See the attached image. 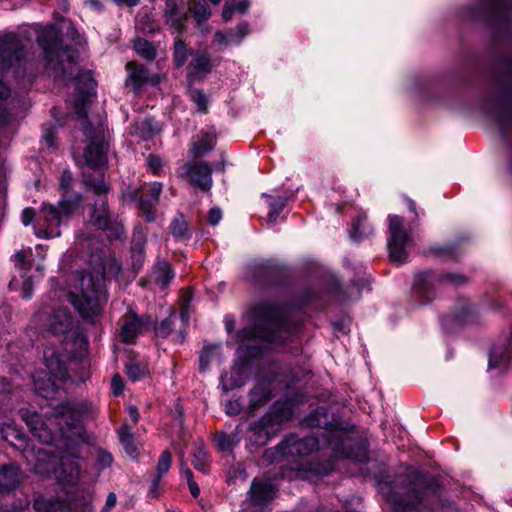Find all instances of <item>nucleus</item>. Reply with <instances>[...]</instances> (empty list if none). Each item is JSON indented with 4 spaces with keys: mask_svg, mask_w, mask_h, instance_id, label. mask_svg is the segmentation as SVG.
I'll use <instances>...</instances> for the list:
<instances>
[{
    "mask_svg": "<svg viewBox=\"0 0 512 512\" xmlns=\"http://www.w3.org/2000/svg\"><path fill=\"white\" fill-rule=\"evenodd\" d=\"M36 41L43 52L45 69L55 78L63 80L74 79L86 81L89 96L95 82L89 72L76 74L77 51L69 45H63L60 31L55 25H47L36 29Z\"/></svg>",
    "mask_w": 512,
    "mask_h": 512,
    "instance_id": "obj_1",
    "label": "nucleus"
},
{
    "mask_svg": "<svg viewBox=\"0 0 512 512\" xmlns=\"http://www.w3.org/2000/svg\"><path fill=\"white\" fill-rule=\"evenodd\" d=\"M378 488L395 510L414 509L438 493L435 479L410 468L392 481H378Z\"/></svg>",
    "mask_w": 512,
    "mask_h": 512,
    "instance_id": "obj_2",
    "label": "nucleus"
},
{
    "mask_svg": "<svg viewBox=\"0 0 512 512\" xmlns=\"http://www.w3.org/2000/svg\"><path fill=\"white\" fill-rule=\"evenodd\" d=\"M501 75L497 76L484 92L481 107L499 127L507 141L512 136V57L501 60Z\"/></svg>",
    "mask_w": 512,
    "mask_h": 512,
    "instance_id": "obj_3",
    "label": "nucleus"
},
{
    "mask_svg": "<svg viewBox=\"0 0 512 512\" xmlns=\"http://www.w3.org/2000/svg\"><path fill=\"white\" fill-rule=\"evenodd\" d=\"M74 179L69 170H64L59 181L61 198L57 206L43 203L37 218L35 234L41 238H55L61 235L59 227L80 207L83 196L73 191Z\"/></svg>",
    "mask_w": 512,
    "mask_h": 512,
    "instance_id": "obj_4",
    "label": "nucleus"
},
{
    "mask_svg": "<svg viewBox=\"0 0 512 512\" xmlns=\"http://www.w3.org/2000/svg\"><path fill=\"white\" fill-rule=\"evenodd\" d=\"M254 325L245 327L237 332L238 341L261 340L266 343H276L284 339L286 321L278 304L261 301L251 309Z\"/></svg>",
    "mask_w": 512,
    "mask_h": 512,
    "instance_id": "obj_5",
    "label": "nucleus"
},
{
    "mask_svg": "<svg viewBox=\"0 0 512 512\" xmlns=\"http://www.w3.org/2000/svg\"><path fill=\"white\" fill-rule=\"evenodd\" d=\"M31 40L25 32H7L0 35V72L24 68ZM11 94L10 88L0 79V99L5 100Z\"/></svg>",
    "mask_w": 512,
    "mask_h": 512,
    "instance_id": "obj_6",
    "label": "nucleus"
},
{
    "mask_svg": "<svg viewBox=\"0 0 512 512\" xmlns=\"http://www.w3.org/2000/svg\"><path fill=\"white\" fill-rule=\"evenodd\" d=\"M92 411L85 402L61 403L53 408L52 417L63 438L76 443L84 436L82 418Z\"/></svg>",
    "mask_w": 512,
    "mask_h": 512,
    "instance_id": "obj_7",
    "label": "nucleus"
},
{
    "mask_svg": "<svg viewBox=\"0 0 512 512\" xmlns=\"http://www.w3.org/2000/svg\"><path fill=\"white\" fill-rule=\"evenodd\" d=\"M305 423L308 427L323 429L318 437H321L327 447L331 449L333 456L350 457V450L346 446L347 432L337 423L329 420L325 408H317L306 418Z\"/></svg>",
    "mask_w": 512,
    "mask_h": 512,
    "instance_id": "obj_8",
    "label": "nucleus"
},
{
    "mask_svg": "<svg viewBox=\"0 0 512 512\" xmlns=\"http://www.w3.org/2000/svg\"><path fill=\"white\" fill-rule=\"evenodd\" d=\"M103 280L92 275L81 278V293H69L72 305L84 319L93 318L101 313Z\"/></svg>",
    "mask_w": 512,
    "mask_h": 512,
    "instance_id": "obj_9",
    "label": "nucleus"
},
{
    "mask_svg": "<svg viewBox=\"0 0 512 512\" xmlns=\"http://www.w3.org/2000/svg\"><path fill=\"white\" fill-rule=\"evenodd\" d=\"M289 276L287 265L277 259H263L249 263L245 278L257 286L269 287L284 283Z\"/></svg>",
    "mask_w": 512,
    "mask_h": 512,
    "instance_id": "obj_10",
    "label": "nucleus"
},
{
    "mask_svg": "<svg viewBox=\"0 0 512 512\" xmlns=\"http://www.w3.org/2000/svg\"><path fill=\"white\" fill-rule=\"evenodd\" d=\"M162 188L160 182H154L148 186H128L123 190L122 198L125 201L136 203L141 216L146 222L151 223L156 220L155 207L159 202Z\"/></svg>",
    "mask_w": 512,
    "mask_h": 512,
    "instance_id": "obj_11",
    "label": "nucleus"
},
{
    "mask_svg": "<svg viewBox=\"0 0 512 512\" xmlns=\"http://www.w3.org/2000/svg\"><path fill=\"white\" fill-rule=\"evenodd\" d=\"M89 222L97 229L107 232L109 239L125 238V228L118 216L109 210L106 196L98 197L92 206Z\"/></svg>",
    "mask_w": 512,
    "mask_h": 512,
    "instance_id": "obj_12",
    "label": "nucleus"
},
{
    "mask_svg": "<svg viewBox=\"0 0 512 512\" xmlns=\"http://www.w3.org/2000/svg\"><path fill=\"white\" fill-rule=\"evenodd\" d=\"M328 448L327 444L319 437L309 436L299 438L296 435H291L282 441L275 450L272 452H266V456L271 458L273 461H280L285 456H306L318 449Z\"/></svg>",
    "mask_w": 512,
    "mask_h": 512,
    "instance_id": "obj_13",
    "label": "nucleus"
},
{
    "mask_svg": "<svg viewBox=\"0 0 512 512\" xmlns=\"http://www.w3.org/2000/svg\"><path fill=\"white\" fill-rule=\"evenodd\" d=\"M388 251L392 262L402 264L407 259L406 247L410 237L404 228V219L397 215L389 216Z\"/></svg>",
    "mask_w": 512,
    "mask_h": 512,
    "instance_id": "obj_14",
    "label": "nucleus"
},
{
    "mask_svg": "<svg viewBox=\"0 0 512 512\" xmlns=\"http://www.w3.org/2000/svg\"><path fill=\"white\" fill-rule=\"evenodd\" d=\"M481 9L491 24L504 33L512 29V0H481Z\"/></svg>",
    "mask_w": 512,
    "mask_h": 512,
    "instance_id": "obj_15",
    "label": "nucleus"
},
{
    "mask_svg": "<svg viewBox=\"0 0 512 512\" xmlns=\"http://www.w3.org/2000/svg\"><path fill=\"white\" fill-rule=\"evenodd\" d=\"M180 176L189 184L204 193H210L213 186L212 166L207 162H187L183 165Z\"/></svg>",
    "mask_w": 512,
    "mask_h": 512,
    "instance_id": "obj_16",
    "label": "nucleus"
},
{
    "mask_svg": "<svg viewBox=\"0 0 512 512\" xmlns=\"http://www.w3.org/2000/svg\"><path fill=\"white\" fill-rule=\"evenodd\" d=\"M84 134L91 140L84 152L86 165L93 170L105 166L108 143L105 141L103 132H97L95 136H92L90 128L86 125L84 126Z\"/></svg>",
    "mask_w": 512,
    "mask_h": 512,
    "instance_id": "obj_17",
    "label": "nucleus"
},
{
    "mask_svg": "<svg viewBox=\"0 0 512 512\" xmlns=\"http://www.w3.org/2000/svg\"><path fill=\"white\" fill-rule=\"evenodd\" d=\"M289 415L290 413H287L285 416H280L277 414L276 408H274L273 412L264 415L250 426V441L257 446L265 445L270 439L274 424L288 419Z\"/></svg>",
    "mask_w": 512,
    "mask_h": 512,
    "instance_id": "obj_18",
    "label": "nucleus"
},
{
    "mask_svg": "<svg viewBox=\"0 0 512 512\" xmlns=\"http://www.w3.org/2000/svg\"><path fill=\"white\" fill-rule=\"evenodd\" d=\"M163 18L170 29L176 33H182L188 20L184 0H165Z\"/></svg>",
    "mask_w": 512,
    "mask_h": 512,
    "instance_id": "obj_19",
    "label": "nucleus"
},
{
    "mask_svg": "<svg viewBox=\"0 0 512 512\" xmlns=\"http://www.w3.org/2000/svg\"><path fill=\"white\" fill-rule=\"evenodd\" d=\"M20 415L23 421L27 424L29 430L33 434L35 438L39 440V442L43 444H53L56 440V435L52 432V430L47 426V424L42 420L41 416L28 409H21Z\"/></svg>",
    "mask_w": 512,
    "mask_h": 512,
    "instance_id": "obj_20",
    "label": "nucleus"
},
{
    "mask_svg": "<svg viewBox=\"0 0 512 512\" xmlns=\"http://www.w3.org/2000/svg\"><path fill=\"white\" fill-rule=\"evenodd\" d=\"M127 78L126 85H131L134 92H138L146 84L156 86L161 81L159 74L150 75L144 65L136 62L126 64Z\"/></svg>",
    "mask_w": 512,
    "mask_h": 512,
    "instance_id": "obj_21",
    "label": "nucleus"
},
{
    "mask_svg": "<svg viewBox=\"0 0 512 512\" xmlns=\"http://www.w3.org/2000/svg\"><path fill=\"white\" fill-rule=\"evenodd\" d=\"M436 283H439V277L432 270H426L416 275L413 289L415 294L422 299L423 303L432 300Z\"/></svg>",
    "mask_w": 512,
    "mask_h": 512,
    "instance_id": "obj_22",
    "label": "nucleus"
},
{
    "mask_svg": "<svg viewBox=\"0 0 512 512\" xmlns=\"http://www.w3.org/2000/svg\"><path fill=\"white\" fill-rule=\"evenodd\" d=\"M249 33V23L242 21L235 28H229L226 31H216L214 33V42L223 48L231 44L240 45Z\"/></svg>",
    "mask_w": 512,
    "mask_h": 512,
    "instance_id": "obj_23",
    "label": "nucleus"
},
{
    "mask_svg": "<svg viewBox=\"0 0 512 512\" xmlns=\"http://www.w3.org/2000/svg\"><path fill=\"white\" fill-rule=\"evenodd\" d=\"M47 325L52 334L60 336L72 330L74 320L67 308H59L50 315Z\"/></svg>",
    "mask_w": 512,
    "mask_h": 512,
    "instance_id": "obj_24",
    "label": "nucleus"
},
{
    "mask_svg": "<svg viewBox=\"0 0 512 512\" xmlns=\"http://www.w3.org/2000/svg\"><path fill=\"white\" fill-rule=\"evenodd\" d=\"M248 410L253 413L271 399V387L268 382H259L249 392Z\"/></svg>",
    "mask_w": 512,
    "mask_h": 512,
    "instance_id": "obj_25",
    "label": "nucleus"
},
{
    "mask_svg": "<svg viewBox=\"0 0 512 512\" xmlns=\"http://www.w3.org/2000/svg\"><path fill=\"white\" fill-rule=\"evenodd\" d=\"M20 482V469L15 464L0 467V491L8 493L14 490Z\"/></svg>",
    "mask_w": 512,
    "mask_h": 512,
    "instance_id": "obj_26",
    "label": "nucleus"
},
{
    "mask_svg": "<svg viewBox=\"0 0 512 512\" xmlns=\"http://www.w3.org/2000/svg\"><path fill=\"white\" fill-rule=\"evenodd\" d=\"M174 276L171 264L167 261H158L151 272L152 281L162 290L168 287Z\"/></svg>",
    "mask_w": 512,
    "mask_h": 512,
    "instance_id": "obj_27",
    "label": "nucleus"
},
{
    "mask_svg": "<svg viewBox=\"0 0 512 512\" xmlns=\"http://www.w3.org/2000/svg\"><path fill=\"white\" fill-rule=\"evenodd\" d=\"M216 135L212 131L202 132L200 138L196 140L190 150L191 157L196 160L214 149Z\"/></svg>",
    "mask_w": 512,
    "mask_h": 512,
    "instance_id": "obj_28",
    "label": "nucleus"
},
{
    "mask_svg": "<svg viewBox=\"0 0 512 512\" xmlns=\"http://www.w3.org/2000/svg\"><path fill=\"white\" fill-rule=\"evenodd\" d=\"M274 491L269 483L253 480L250 489V498L255 505H264L272 500Z\"/></svg>",
    "mask_w": 512,
    "mask_h": 512,
    "instance_id": "obj_29",
    "label": "nucleus"
},
{
    "mask_svg": "<svg viewBox=\"0 0 512 512\" xmlns=\"http://www.w3.org/2000/svg\"><path fill=\"white\" fill-rule=\"evenodd\" d=\"M83 183L87 188L97 194L98 197L105 196L109 191V187L104 181V174L101 171H96L95 173L84 171Z\"/></svg>",
    "mask_w": 512,
    "mask_h": 512,
    "instance_id": "obj_30",
    "label": "nucleus"
},
{
    "mask_svg": "<svg viewBox=\"0 0 512 512\" xmlns=\"http://www.w3.org/2000/svg\"><path fill=\"white\" fill-rule=\"evenodd\" d=\"M461 251L457 243H448L444 245L430 246L426 251V255H432L438 259L447 261L454 260L460 255Z\"/></svg>",
    "mask_w": 512,
    "mask_h": 512,
    "instance_id": "obj_31",
    "label": "nucleus"
},
{
    "mask_svg": "<svg viewBox=\"0 0 512 512\" xmlns=\"http://www.w3.org/2000/svg\"><path fill=\"white\" fill-rule=\"evenodd\" d=\"M146 322L133 314L125 321L122 327L121 336L125 343H132L138 336Z\"/></svg>",
    "mask_w": 512,
    "mask_h": 512,
    "instance_id": "obj_32",
    "label": "nucleus"
},
{
    "mask_svg": "<svg viewBox=\"0 0 512 512\" xmlns=\"http://www.w3.org/2000/svg\"><path fill=\"white\" fill-rule=\"evenodd\" d=\"M119 441L124 449V451L130 457H137L138 453V445L136 443V439L132 433V428L128 424H123L119 430L117 431Z\"/></svg>",
    "mask_w": 512,
    "mask_h": 512,
    "instance_id": "obj_33",
    "label": "nucleus"
},
{
    "mask_svg": "<svg viewBox=\"0 0 512 512\" xmlns=\"http://www.w3.org/2000/svg\"><path fill=\"white\" fill-rule=\"evenodd\" d=\"M172 463V456L168 450H164L158 460L156 467V474L152 480L151 491L154 492L158 489L162 477L168 473Z\"/></svg>",
    "mask_w": 512,
    "mask_h": 512,
    "instance_id": "obj_34",
    "label": "nucleus"
},
{
    "mask_svg": "<svg viewBox=\"0 0 512 512\" xmlns=\"http://www.w3.org/2000/svg\"><path fill=\"white\" fill-rule=\"evenodd\" d=\"M170 232L177 241H183L190 237L189 225L182 213H177L171 221Z\"/></svg>",
    "mask_w": 512,
    "mask_h": 512,
    "instance_id": "obj_35",
    "label": "nucleus"
},
{
    "mask_svg": "<svg viewBox=\"0 0 512 512\" xmlns=\"http://www.w3.org/2000/svg\"><path fill=\"white\" fill-rule=\"evenodd\" d=\"M34 386L36 393L46 399L53 398L57 391L55 383L41 374L34 377Z\"/></svg>",
    "mask_w": 512,
    "mask_h": 512,
    "instance_id": "obj_36",
    "label": "nucleus"
},
{
    "mask_svg": "<svg viewBox=\"0 0 512 512\" xmlns=\"http://www.w3.org/2000/svg\"><path fill=\"white\" fill-rule=\"evenodd\" d=\"M158 131L157 123L152 118H145L136 122L133 134L142 140L152 138Z\"/></svg>",
    "mask_w": 512,
    "mask_h": 512,
    "instance_id": "obj_37",
    "label": "nucleus"
},
{
    "mask_svg": "<svg viewBox=\"0 0 512 512\" xmlns=\"http://www.w3.org/2000/svg\"><path fill=\"white\" fill-rule=\"evenodd\" d=\"M45 363L51 376L58 379H63L67 376L66 365L56 353H52L50 356L45 357Z\"/></svg>",
    "mask_w": 512,
    "mask_h": 512,
    "instance_id": "obj_38",
    "label": "nucleus"
},
{
    "mask_svg": "<svg viewBox=\"0 0 512 512\" xmlns=\"http://www.w3.org/2000/svg\"><path fill=\"white\" fill-rule=\"evenodd\" d=\"M189 68L194 74H207L212 69L211 58L208 53L201 52L196 54L189 64Z\"/></svg>",
    "mask_w": 512,
    "mask_h": 512,
    "instance_id": "obj_39",
    "label": "nucleus"
},
{
    "mask_svg": "<svg viewBox=\"0 0 512 512\" xmlns=\"http://www.w3.org/2000/svg\"><path fill=\"white\" fill-rule=\"evenodd\" d=\"M34 509L37 512H70L68 507L62 501H52L44 498H38L35 500Z\"/></svg>",
    "mask_w": 512,
    "mask_h": 512,
    "instance_id": "obj_40",
    "label": "nucleus"
},
{
    "mask_svg": "<svg viewBox=\"0 0 512 512\" xmlns=\"http://www.w3.org/2000/svg\"><path fill=\"white\" fill-rule=\"evenodd\" d=\"M189 10L197 23L205 22L211 16V10L205 0H193L189 5Z\"/></svg>",
    "mask_w": 512,
    "mask_h": 512,
    "instance_id": "obj_41",
    "label": "nucleus"
},
{
    "mask_svg": "<svg viewBox=\"0 0 512 512\" xmlns=\"http://www.w3.org/2000/svg\"><path fill=\"white\" fill-rule=\"evenodd\" d=\"M192 457V464L196 470L205 474L209 472L208 454L203 446H196L193 450Z\"/></svg>",
    "mask_w": 512,
    "mask_h": 512,
    "instance_id": "obj_42",
    "label": "nucleus"
},
{
    "mask_svg": "<svg viewBox=\"0 0 512 512\" xmlns=\"http://www.w3.org/2000/svg\"><path fill=\"white\" fill-rule=\"evenodd\" d=\"M215 443L219 450L230 451L238 445L239 439L237 434H226L224 432H218L215 435Z\"/></svg>",
    "mask_w": 512,
    "mask_h": 512,
    "instance_id": "obj_43",
    "label": "nucleus"
},
{
    "mask_svg": "<svg viewBox=\"0 0 512 512\" xmlns=\"http://www.w3.org/2000/svg\"><path fill=\"white\" fill-rule=\"evenodd\" d=\"M372 228L367 224L366 217H359L357 222L354 224L353 229L350 232V237L354 241H360L363 238L372 234Z\"/></svg>",
    "mask_w": 512,
    "mask_h": 512,
    "instance_id": "obj_44",
    "label": "nucleus"
},
{
    "mask_svg": "<svg viewBox=\"0 0 512 512\" xmlns=\"http://www.w3.org/2000/svg\"><path fill=\"white\" fill-rule=\"evenodd\" d=\"M511 355L493 348L489 355V369L505 368L510 361Z\"/></svg>",
    "mask_w": 512,
    "mask_h": 512,
    "instance_id": "obj_45",
    "label": "nucleus"
},
{
    "mask_svg": "<svg viewBox=\"0 0 512 512\" xmlns=\"http://www.w3.org/2000/svg\"><path fill=\"white\" fill-rule=\"evenodd\" d=\"M134 49L141 57L145 58L146 60H153L156 56V51L153 45L143 38H138L135 40Z\"/></svg>",
    "mask_w": 512,
    "mask_h": 512,
    "instance_id": "obj_46",
    "label": "nucleus"
},
{
    "mask_svg": "<svg viewBox=\"0 0 512 512\" xmlns=\"http://www.w3.org/2000/svg\"><path fill=\"white\" fill-rule=\"evenodd\" d=\"M268 198L271 200V202L269 203L270 211L267 215V221H268V223L273 224L277 221L278 216L284 209V207L286 205V199L281 198V197H278V198L268 197Z\"/></svg>",
    "mask_w": 512,
    "mask_h": 512,
    "instance_id": "obj_47",
    "label": "nucleus"
},
{
    "mask_svg": "<svg viewBox=\"0 0 512 512\" xmlns=\"http://www.w3.org/2000/svg\"><path fill=\"white\" fill-rule=\"evenodd\" d=\"M189 50L184 41L178 39L174 44L173 60L176 67H181L185 64L189 55Z\"/></svg>",
    "mask_w": 512,
    "mask_h": 512,
    "instance_id": "obj_48",
    "label": "nucleus"
},
{
    "mask_svg": "<svg viewBox=\"0 0 512 512\" xmlns=\"http://www.w3.org/2000/svg\"><path fill=\"white\" fill-rule=\"evenodd\" d=\"M439 283L459 287L467 283L468 278L463 274L443 273L438 275Z\"/></svg>",
    "mask_w": 512,
    "mask_h": 512,
    "instance_id": "obj_49",
    "label": "nucleus"
},
{
    "mask_svg": "<svg viewBox=\"0 0 512 512\" xmlns=\"http://www.w3.org/2000/svg\"><path fill=\"white\" fill-rule=\"evenodd\" d=\"M146 236L142 228H136L132 235L131 253H145Z\"/></svg>",
    "mask_w": 512,
    "mask_h": 512,
    "instance_id": "obj_50",
    "label": "nucleus"
},
{
    "mask_svg": "<svg viewBox=\"0 0 512 512\" xmlns=\"http://www.w3.org/2000/svg\"><path fill=\"white\" fill-rule=\"evenodd\" d=\"M473 309L469 304H465L461 311L456 313L453 318L450 317H444L442 319V326L447 328L450 321L455 320L456 322L462 323L468 321V317L472 315Z\"/></svg>",
    "mask_w": 512,
    "mask_h": 512,
    "instance_id": "obj_51",
    "label": "nucleus"
},
{
    "mask_svg": "<svg viewBox=\"0 0 512 512\" xmlns=\"http://www.w3.org/2000/svg\"><path fill=\"white\" fill-rule=\"evenodd\" d=\"M125 369L127 376L133 382L140 380L145 374V368L133 360L126 363Z\"/></svg>",
    "mask_w": 512,
    "mask_h": 512,
    "instance_id": "obj_52",
    "label": "nucleus"
},
{
    "mask_svg": "<svg viewBox=\"0 0 512 512\" xmlns=\"http://www.w3.org/2000/svg\"><path fill=\"white\" fill-rule=\"evenodd\" d=\"M189 96H190V99L197 106L199 111H201L203 113L207 112L208 100L202 90L193 89L190 91Z\"/></svg>",
    "mask_w": 512,
    "mask_h": 512,
    "instance_id": "obj_53",
    "label": "nucleus"
},
{
    "mask_svg": "<svg viewBox=\"0 0 512 512\" xmlns=\"http://www.w3.org/2000/svg\"><path fill=\"white\" fill-rule=\"evenodd\" d=\"M173 314L174 313H172L170 317L165 318L158 326L155 327V333L157 336L166 338L171 334L174 325L172 318Z\"/></svg>",
    "mask_w": 512,
    "mask_h": 512,
    "instance_id": "obj_54",
    "label": "nucleus"
},
{
    "mask_svg": "<svg viewBox=\"0 0 512 512\" xmlns=\"http://www.w3.org/2000/svg\"><path fill=\"white\" fill-rule=\"evenodd\" d=\"M212 355L211 347H204L199 357V370L205 372L209 368L210 360Z\"/></svg>",
    "mask_w": 512,
    "mask_h": 512,
    "instance_id": "obj_55",
    "label": "nucleus"
},
{
    "mask_svg": "<svg viewBox=\"0 0 512 512\" xmlns=\"http://www.w3.org/2000/svg\"><path fill=\"white\" fill-rule=\"evenodd\" d=\"M62 465H63V467H66L67 465L70 467L69 482H73L79 477L81 468L75 460L63 458Z\"/></svg>",
    "mask_w": 512,
    "mask_h": 512,
    "instance_id": "obj_56",
    "label": "nucleus"
},
{
    "mask_svg": "<svg viewBox=\"0 0 512 512\" xmlns=\"http://www.w3.org/2000/svg\"><path fill=\"white\" fill-rule=\"evenodd\" d=\"M97 465L100 469H105L109 466H111L113 462L112 454L105 451V450H99L97 452Z\"/></svg>",
    "mask_w": 512,
    "mask_h": 512,
    "instance_id": "obj_57",
    "label": "nucleus"
},
{
    "mask_svg": "<svg viewBox=\"0 0 512 512\" xmlns=\"http://www.w3.org/2000/svg\"><path fill=\"white\" fill-rule=\"evenodd\" d=\"M242 410V405L239 400H229L225 405V411L230 416L238 415Z\"/></svg>",
    "mask_w": 512,
    "mask_h": 512,
    "instance_id": "obj_58",
    "label": "nucleus"
},
{
    "mask_svg": "<svg viewBox=\"0 0 512 512\" xmlns=\"http://www.w3.org/2000/svg\"><path fill=\"white\" fill-rule=\"evenodd\" d=\"M234 12V0H226L221 15L223 21L229 22L232 19Z\"/></svg>",
    "mask_w": 512,
    "mask_h": 512,
    "instance_id": "obj_59",
    "label": "nucleus"
},
{
    "mask_svg": "<svg viewBox=\"0 0 512 512\" xmlns=\"http://www.w3.org/2000/svg\"><path fill=\"white\" fill-rule=\"evenodd\" d=\"M147 165L150 170H152L154 173H157L162 167L161 158L157 155L149 154L147 157Z\"/></svg>",
    "mask_w": 512,
    "mask_h": 512,
    "instance_id": "obj_60",
    "label": "nucleus"
},
{
    "mask_svg": "<svg viewBox=\"0 0 512 512\" xmlns=\"http://www.w3.org/2000/svg\"><path fill=\"white\" fill-rule=\"evenodd\" d=\"M222 219V211L218 207H213L209 210L208 221L211 225H217Z\"/></svg>",
    "mask_w": 512,
    "mask_h": 512,
    "instance_id": "obj_61",
    "label": "nucleus"
},
{
    "mask_svg": "<svg viewBox=\"0 0 512 512\" xmlns=\"http://www.w3.org/2000/svg\"><path fill=\"white\" fill-rule=\"evenodd\" d=\"M33 294V284L31 278H26L22 283V297L30 299Z\"/></svg>",
    "mask_w": 512,
    "mask_h": 512,
    "instance_id": "obj_62",
    "label": "nucleus"
},
{
    "mask_svg": "<svg viewBox=\"0 0 512 512\" xmlns=\"http://www.w3.org/2000/svg\"><path fill=\"white\" fill-rule=\"evenodd\" d=\"M34 218H35V212L32 208H25L23 210L21 219H22V223L25 226H28L29 224H31L32 221L34 220Z\"/></svg>",
    "mask_w": 512,
    "mask_h": 512,
    "instance_id": "obj_63",
    "label": "nucleus"
},
{
    "mask_svg": "<svg viewBox=\"0 0 512 512\" xmlns=\"http://www.w3.org/2000/svg\"><path fill=\"white\" fill-rule=\"evenodd\" d=\"M117 497L116 494L110 492L107 495L105 506L102 508L101 512H110V510L116 505Z\"/></svg>",
    "mask_w": 512,
    "mask_h": 512,
    "instance_id": "obj_64",
    "label": "nucleus"
}]
</instances>
